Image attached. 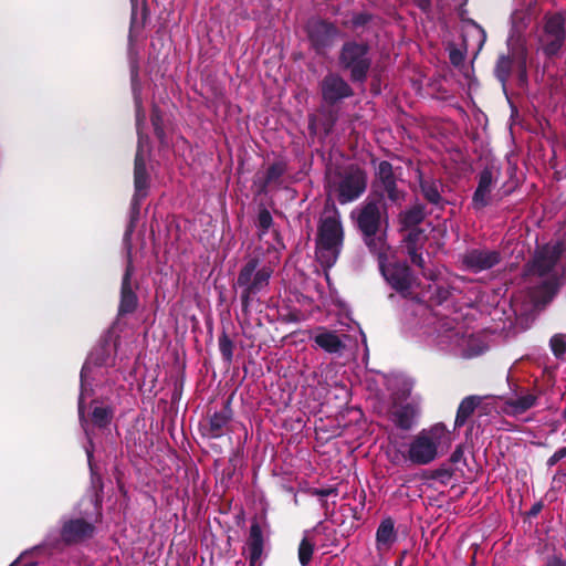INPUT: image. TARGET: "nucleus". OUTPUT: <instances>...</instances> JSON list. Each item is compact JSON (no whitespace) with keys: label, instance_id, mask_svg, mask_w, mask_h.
<instances>
[{"label":"nucleus","instance_id":"obj_1","mask_svg":"<svg viewBox=\"0 0 566 566\" xmlns=\"http://www.w3.org/2000/svg\"><path fill=\"white\" fill-rule=\"evenodd\" d=\"M450 444V431L443 423L438 422L428 429H422L411 439L406 455L396 452L390 457V461L398 464L406 459L416 465H427L433 462L441 451L449 449Z\"/></svg>","mask_w":566,"mask_h":566},{"label":"nucleus","instance_id":"obj_2","mask_svg":"<svg viewBox=\"0 0 566 566\" xmlns=\"http://www.w3.org/2000/svg\"><path fill=\"white\" fill-rule=\"evenodd\" d=\"M344 227L342 216L335 203L327 202L321 213L317 237L316 258L323 266H333L342 251Z\"/></svg>","mask_w":566,"mask_h":566},{"label":"nucleus","instance_id":"obj_3","mask_svg":"<svg viewBox=\"0 0 566 566\" xmlns=\"http://www.w3.org/2000/svg\"><path fill=\"white\" fill-rule=\"evenodd\" d=\"M136 105V126L138 133V147L135 156V168H134V185L135 195L133 198V205L138 206L139 201L147 196L148 189V175L146 171V156L148 154V137L142 134V125L145 122V112L142 106L140 97L135 94Z\"/></svg>","mask_w":566,"mask_h":566},{"label":"nucleus","instance_id":"obj_4","mask_svg":"<svg viewBox=\"0 0 566 566\" xmlns=\"http://www.w3.org/2000/svg\"><path fill=\"white\" fill-rule=\"evenodd\" d=\"M272 273L273 269L270 266L259 268L256 258H252L242 266L237 279V286L241 289V302L244 307L250 305L252 296L268 287Z\"/></svg>","mask_w":566,"mask_h":566},{"label":"nucleus","instance_id":"obj_5","mask_svg":"<svg viewBox=\"0 0 566 566\" xmlns=\"http://www.w3.org/2000/svg\"><path fill=\"white\" fill-rule=\"evenodd\" d=\"M537 38L546 56L558 55L566 41L565 17L562 13L546 14Z\"/></svg>","mask_w":566,"mask_h":566},{"label":"nucleus","instance_id":"obj_6","mask_svg":"<svg viewBox=\"0 0 566 566\" xmlns=\"http://www.w3.org/2000/svg\"><path fill=\"white\" fill-rule=\"evenodd\" d=\"M367 174L357 166H350L332 184L340 205L353 202L361 197L367 188Z\"/></svg>","mask_w":566,"mask_h":566},{"label":"nucleus","instance_id":"obj_7","mask_svg":"<svg viewBox=\"0 0 566 566\" xmlns=\"http://www.w3.org/2000/svg\"><path fill=\"white\" fill-rule=\"evenodd\" d=\"M339 63L344 69L349 70L354 82L365 81L370 67L368 46L356 42L345 43L340 51Z\"/></svg>","mask_w":566,"mask_h":566},{"label":"nucleus","instance_id":"obj_8","mask_svg":"<svg viewBox=\"0 0 566 566\" xmlns=\"http://www.w3.org/2000/svg\"><path fill=\"white\" fill-rule=\"evenodd\" d=\"M434 342L441 350L464 356L469 338L460 329L455 328L451 321L444 319L439 323Z\"/></svg>","mask_w":566,"mask_h":566},{"label":"nucleus","instance_id":"obj_9","mask_svg":"<svg viewBox=\"0 0 566 566\" xmlns=\"http://www.w3.org/2000/svg\"><path fill=\"white\" fill-rule=\"evenodd\" d=\"M373 187L380 196L386 193L392 203L401 205L405 199V192L397 188L394 169L391 164L388 161L379 163Z\"/></svg>","mask_w":566,"mask_h":566},{"label":"nucleus","instance_id":"obj_10","mask_svg":"<svg viewBox=\"0 0 566 566\" xmlns=\"http://www.w3.org/2000/svg\"><path fill=\"white\" fill-rule=\"evenodd\" d=\"M268 537V525L262 526L258 521H253L245 542V553L250 566L263 563L266 555Z\"/></svg>","mask_w":566,"mask_h":566},{"label":"nucleus","instance_id":"obj_11","mask_svg":"<svg viewBox=\"0 0 566 566\" xmlns=\"http://www.w3.org/2000/svg\"><path fill=\"white\" fill-rule=\"evenodd\" d=\"M379 269L390 286L399 293L408 292L415 283V276L405 263L394 262L386 264V261H381Z\"/></svg>","mask_w":566,"mask_h":566},{"label":"nucleus","instance_id":"obj_12","mask_svg":"<svg viewBox=\"0 0 566 566\" xmlns=\"http://www.w3.org/2000/svg\"><path fill=\"white\" fill-rule=\"evenodd\" d=\"M361 233L375 234L381 229V212L376 200L367 199L357 210L352 212Z\"/></svg>","mask_w":566,"mask_h":566},{"label":"nucleus","instance_id":"obj_13","mask_svg":"<svg viewBox=\"0 0 566 566\" xmlns=\"http://www.w3.org/2000/svg\"><path fill=\"white\" fill-rule=\"evenodd\" d=\"M564 244L559 241L548 243L537 251L531 271L539 276L547 275L560 259Z\"/></svg>","mask_w":566,"mask_h":566},{"label":"nucleus","instance_id":"obj_14","mask_svg":"<svg viewBox=\"0 0 566 566\" xmlns=\"http://www.w3.org/2000/svg\"><path fill=\"white\" fill-rule=\"evenodd\" d=\"M95 526L83 518L65 521L61 528V538L65 544H78L93 537Z\"/></svg>","mask_w":566,"mask_h":566},{"label":"nucleus","instance_id":"obj_15","mask_svg":"<svg viewBox=\"0 0 566 566\" xmlns=\"http://www.w3.org/2000/svg\"><path fill=\"white\" fill-rule=\"evenodd\" d=\"M497 177L499 171L493 167H486L479 174L478 187L472 198L474 209L480 210L491 202V192Z\"/></svg>","mask_w":566,"mask_h":566},{"label":"nucleus","instance_id":"obj_16","mask_svg":"<svg viewBox=\"0 0 566 566\" xmlns=\"http://www.w3.org/2000/svg\"><path fill=\"white\" fill-rule=\"evenodd\" d=\"M500 260L499 252L488 249H472L462 256L463 264L475 273L493 268Z\"/></svg>","mask_w":566,"mask_h":566},{"label":"nucleus","instance_id":"obj_17","mask_svg":"<svg viewBox=\"0 0 566 566\" xmlns=\"http://www.w3.org/2000/svg\"><path fill=\"white\" fill-rule=\"evenodd\" d=\"M324 101L334 104L353 94L347 82L337 74L331 73L326 75L321 84Z\"/></svg>","mask_w":566,"mask_h":566},{"label":"nucleus","instance_id":"obj_18","mask_svg":"<svg viewBox=\"0 0 566 566\" xmlns=\"http://www.w3.org/2000/svg\"><path fill=\"white\" fill-rule=\"evenodd\" d=\"M308 36L313 45L317 49H325L332 44L337 36L338 31L333 23L323 20H313L307 25Z\"/></svg>","mask_w":566,"mask_h":566},{"label":"nucleus","instance_id":"obj_19","mask_svg":"<svg viewBox=\"0 0 566 566\" xmlns=\"http://www.w3.org/2000/svg\"><path fill=\"white\" fill-rule=\"evenodd\" d=\"M398 541V531L391 517L380 521L376 530L375 547L380 556L388 554Z\"/></svg>","mask_w":566,"mask_h":566},{"label":"nucleus","instance_id":"obj_20","mask_svg":"<svg viewBox=\"0 0 566 566\" xmlns=\"http://www.w3.org/2000/svg\"><path fill=\"white\" fill-rule=\"evenodd\" d=\"M538 400V396L530 391H521L515 397L507 398L502 407L505 415L517 417L531 408H533Z\"/></svg>","mask_w":566,"mask_h":566},{"label":"nucleus","instance_id":"obj_21","mask_svg":"<svg viewBox=\"0 0 566 566\" xmlns=\"http://www.w3.org/2000/svg\"><path fill=\"white\" fill-rule=\"evenodd\" d=\"M231 419L232 411L228 406L220 411L213 412L203 426V434L210 439L222 437Z\"/></svg>","mask_w":566,"mask_h":566},{"label":"nucleus","instance_id":"obj_22","mask_svg":"<svg viewBox=\"0 0 566 566\" xmlns=\"http://www.w3.org/2000/svg\"><path fill=\"white\" fill-rule=\"evenodd\" d=\"M403 248L406 253L409 255L412 264L417 265L420 269L424 268V260L421 253L424 243L423 232L419 229H412L405 237Z\"/></svg>","mask_w":566,"mask_h":566},{"label":"nucleus","instance_id":"obj_23","mask_svg":"<svg viewBox=\"0 0 566 566\" xmlns=\"http://www.w3.org/2000/svg\"><path fill=\"white\" fill-rule=\"evenodd\" d=\"M418 410L410 403L397 405L390 411L391 421L402 430H409L413 427Z\"/></svg>","mask_w":566,"mask_h":566},{"label":"nucleus","instance_id":"obj_24","mask_svg":"<svg viewBox=\"0 0 566 566\" xmlns=\"http://www.w3.org/2000/svg\"><path fill=\"white\" fill-rule=\"evenodd\" d=\"M132 276V268L127 266L126 272L122 282V291H120V303H119V313L128 314L132 313L137 305V296L132 290L130 284Z\"/></svg>","mask_w":566,"mask_h":566},{"label":"nucleus","instance_id":"obj_25","mask_svg":"<svg viewBox=\"0 0 566 566\" xmlns=\"http://www.w3.org/2000/svg\"><path fill=\"white\" fill-rule=\"evenodd\" d=\"M365 244L368 247L369 251L377 255L378 263L380 264L381 261H387L388 259V251L389 245L386 240V232L379 230V232H376L375 234H367L361 233Z\"/></svg>","mask_w":566,"mask_h":566},{"label":"nucleus","instance_id":"obj_26","mask_svg":"<svg viewBox=\"0 0 566 566\" xmlns=\"http://www.w3.org/2000/svg\"><path fill=\"white\" fill-rule=\"evenodd\" d=\"M486 40L485 31L474 21H469L463 31V45L465 50L475 49L479 52Z\"/></svg>","mask_w":566,"mask_h":566},{"label":"nucleus","instance_id":"obj_27","mask_svg":"<svg viewBox=\"0 0 566 566\" xmlns=\"http://www.w3.org/2000/svg\"><path fill=\"white\" fill-rule=\"evenodd\" d=\"M314 342L318 347L329 354L340 353L345 347V344L339 338V336L336 333L329 331H322L321 333L316 334Z\"/></svg>","mask_w":566,"mask_h":566},{"label":"nucleus","instance_id":"obj_28","mask_svg":"<svg viewBox=\"0 0 566 566\" xmlns=\"http://www.w3.org/2000/svg\"><path fill=\"white\" fill-rule=\"evenodd\" d=\"M482 402L480 396H468L460 402L454 420V427L460 428L465 424L468 419L473 415L476 407Z\"/></svg>","mask_w":566,"mask_h":566},{"label":"nucleus","instance_id":"obj_29","mask_svg":"<svg viewBox=\"0 0 566 566\" xmlns=\"http://www.w3.org/2000/svg\"><path fill=\"white\" fill-rule=\"evenodd\" d=\"M93 358H94V354H92L90 356V358L83 365L82 370H81V394H80V399H78V415H80L81 419H83V417H84V406H83L84 397L91 390L88 388V386H90L88 378H90V375L92 371Z\"/></svg>","mask_w":566,"mask_h":566},{"label":"nucleus","instance_id":"obj_30","mask_svg":"<svg viewBox=\"0 0 566 566\" xmlns=\"http://www.w3.org/2000/svg\"><path fill=\"white\" fill-rule=\"evenodd\" d=\"M513 66V60L509 55H501L495 65V76L505 87Z\"/></svg>","mask_w":566,"mask_h":566},{"label":"nucleus","instance_id":"obj_31","mask_svg":"<svg viewBox=\"0 0 566 566\" xmlns=\"http://www.w3.org/2000/svg\"><path fill=\"white\" fill-rule=\"evenodd\" d=\"M285 171L286 166L283 161L273 163L266 170L262 188L265 189L272 184H277Z\"/></svg>","mask_w":566,"mask_h":566},{"label":"nucleus","instance_id":"obj_32","mask_svg":"<svg viewBox=\"0 0 566 566\" xmlns=\"http://www.w3.org/2000/svg\"><path fill=\"white\" fill-rule=\"evenodd\" d=\"M421 191L424 198L434 205H438L441 200V196L439 192V186L434 181L421 180L420 181Z\"/></svg>","mask_w":566,"mask_h":566},{"label":"nucleus","instance_id":"obj_33","mask_svg":"<svg viewBox=\"0 0 566 566\" xmlns=\"http://www.w3.org/2000/svg\"><path fill=\"white\" fill-rule=\"evenodd\" d=\"M551 349L557 359H566V335L556 334L549 340Z\"/></svg>","mask_w":566,"mask_h":566},{"label":"nucleus","instance_id":"obj_34","mask_svg":"<svg viewBox=\"0 0 566 566\" xmlns=\"http://www.w3.org/2000/svg\"><path fill=\"white\" fill-rule=\"evenodd\" d=\"M112 417L113 411L108 407H95L92 412L93 422L101 428L106 427L111 422Z\"/></svg>","mask_w":566,"mask_h":566},{"label":"nucleus","instance_id":"obj_35","mask_svg":"<svg viewBox=\"0 0 566 566\" xmlns=\"http://www.w3.org/2000/svg\"><path fill=\"white\" fill-rule=\"evenodd\" d=\"M219 350L227 363H231L233 358V342L227 334L219 337Z\"/></svg>","mask_w":566,"mask_h":566},{"label":"nucleus","instance_id":"obj_36","mask_svg":"<svg viewBox=\"0 0 566 566\" xmlns=\"http://www.w3.org/2000/svg\"><path fill=\"white\" fill-rule=\"evenodd\" d=\"M314 552V545L306 537L303 538L298 546V560L305 566L310 563Z\"/></svg>","mask_w":566,"mask_h":566},{"label":"nucleus","instance_id":"obj_37","mask_svg":"<svg viewBox=\"0 0 566 566\" xmlns=\"http://www.w3.org/2000/svg\"><path fill=\"white\" fill-rule=\"evenodd\" d=\"M272 223H273V219H272V216L269 212V210L261 209L258 214V221H256L258 228L261 231L260 237L271 228Z\"/></svg>","mask_w":566,"mask_h":566},{"label":"nucleus","instance_id":"obj_38","mask_svg":"<svg viewBox=\"0 0 566 566\" xmlns=\"http://www.w3.org/2000/svg\"><path fill=\"white\" fill-rule=\"evenodd\" d=\"M423 212L420 208L411 209L403 214L406 224H418L423 220Z\"/></svg>","mask_w":566,"mask_h":566},{"label":"nucleus","instance_id":"obj_39","mask_svg":"<svg viewBox=\"0 0 566 566\" xmlns=\"http://www.w3.org/2000/svg\"><path fill=\"white\" fill-rule=\"evenodd\" d=\"M161 115L159 114V111L157 107H154L153 108V114H151V124L154 126V130H155V134L161 138L164 136V129H163V126H161Z\"/></svg>","mask_w":566,"mask_h":566},{"label":"nucleus","instance_id":"obj_40","mask_svg":"<svg viewBox=\"0 0 566 566\" xmlns=\"http://www.w3.org/2000/svg\"><path fill=\"white\" fill-rule=\"evenodd\" d=\"M564 458H566V447L559 448L552 457L548 458L546 464L548 468H552Z\"/></svg>","mask_w":566,"mask_h":566},{"label":"nucleus","instance_id":"obj_41","mask_svg":"<svg viewBox=\"0 0 566 566\" xmlns=\"http://www.w3.org/2000/svg\"><path fill=\"white\" fill-rule=\"evenodd\" d=\"M450 61L453 65L459 66L463 63L465 55L459 49H452L449 54Z\"/></svg>","mask_w":566,"mask_h":566},{"label":"nucleus","instance_id":"obj_42","mask_svg":"<svg viewBox=\"0 0 566 566\" xmlns=\"http://www.w3.org/2000/svg\"><path fill=\"white\" fill-rule=\"evenodd\" d=\"M413 2L424 12L429 11L431 8V0H413Z\"/></svg>","mask_w":566,"mask_h":566},{"label":"nucleus","instance_id":"obj_43","mask_svg":"<svg viewBox=\"0 0 566 566\" xmlns=\"http://www.w3.org/2000/svg\"><path fill=\"white\" fill-rule=\"evenodd\" d=\"M315 494L318 496H322V497H326V496H329L331 494H336V490L335 489H321V490H316Z\"/></svg>","mask_w":566,"mask_h":566},{"label":"nucleus","instance_id":"obj_44","mask_svg":"<svg viewBox=\"0 0 566 566\" xmlns=\"http://www.w3.org/2000/svg\"><path fill=\"white\" fill-rule=\"evenodd\" d=\"M521 71H520V80L521 82H526V78H527V74H526V65H525V60L523 59V61L521 62Z\"/></svg>","mask_w":566,"mask_h":566},{"label":"nucleus","instance_id":"obj_45","mask_svg":"<svg viewBox=\"0 0 566 566\" xmlns=\"http://www.w3.org/2000/svg\"><path fill=\"white\" fill-rule=\"evenodd\" d=\"M30 555V552L22 553L18 558H15L9 566H19L22 560Z\"/></svg>","mask_w":566,"mask_h":566},{"label":"nucleus","instance_id":"obj_46","mask_svg":"<svg viewBox=\"0 0 566 566\" xmlns=\"http://www.w3.org/2000/svg\"><path fill=\"white\" fill-rule=\"evenodd\" d=\"M462 457V451L461 449H457L452 455H451V461L452 462H458L460 460V458Z\"/></svg>","mask_w":566,"mask_h":566},{"label":"nucleus","instance_id":"obj_47","mask_svg":"<svg viewBox=\"0 0 566 566\" xmlns=\"http://www.w3.org/2000/svg\"><path fill=\"white\" fill-rule=\"evenodd\" d=\"M132 233H133V224H130V226L127 228V230H126V232H125V234H124V241H125V242H128V241L130 240V235H132Z\"/></svg>","mask_w":566,"mask_h":566},{"label":"nucleus","instance_id":"obj_48","mask_svg":"<svg viewBox=\"0 0 566 566\" xmlns=\"http://www.w3.org/2000/svg\"><path fill=\"white\" fill-rule=\"evenodd\" d=\"M566 478V473L565 472H562V471H558L555 475H554V481H562Z\"/></svg>","mask_w":566,"mask_h":566},{"label":"nucleus","instance_id":"obj_49","mask_svg":"<svg viewBox=\"0 0 566 566\" xmlns=\"http://www.w3.org/2000/svg\"><path fill=\"white\" fill-rule=\"evenodd\" d=\"M130 2H132V9H133V12H132V23H134L137 0H130Z\"/></svg>","mask_w":566,"mask_h":566},{"label":"nucleus","instance_id":"obj_50","mask_svg":"<svg viewBox=\"0 0 566 566\" xmlns=\"http://www.w3.org/2000/svg\"><path fill=\"white\" fill-rule=\"evenodd\" d=\"M45 546H48V543H44V546H38V547H34L33 549L29 551L30 554H33L35 552H42L45 549Z\"/></svg>","mask_w":566,"mask_h":566},{"label":"nucleus","instance_id":"obj_51","mask_svg":"<svg viewBox=\"0 0 566 566\" xmlns=\"http://www.w3.org/2000/svg\"><path fill=\"white\" fill-rule=\"evenodd\" d=\"M39 564H40L39 560H31V562L24 563L22 566H38Z\"/></svg>","mask_w":566,"mask_h":566},{"label":"nucleus","instance_id":"obj_52","mask_svg":"<svg viewBox=\"0 0 566 566\" xmlns=\"http://www.w3.org/2000/svg\"><path fill=\"white\" fill-rule=\"evenodd\" d=\"M86 453H87L88 462L91 463V459H92V457H93V453H92V451H91V450H88V449L86 450Z\"/></svg>","mask_w":566,"mask_h":566},{"label":"nucleus","instance_id":"obj_53","mask_svg":"<svg viewBox=\"0 0 566 566\" xmlns=\"http://www.w3.org/2000/svg\"><path fill=\"white\" fill-rule=\"evenodd\" d=\"M102 363H103V359H96V361H94V366L102 365Z\"/></svg>","mask_w":566,"mask_h":566},{"label":"nucleus","instance_id":"obj_54","mask_svg":"<svg viewBox=\"0 0 566 566\" xmlns=\"http://www.w3.org/2000/svg\"><path fill=\"white\" fill-rule=\"evenodd\" d=\"M546 289H548L549 291L553 289V284L552 283H548L545 285Z\"/></svg>","mask_w":566,"mask_h":566},{"label":"nucleus","instance_id":"obj_55","mask_svg":"<svg viewBox=\"0 0 566 566\" xmlns=\"http://www.w3.org/2000/svg\"><path fill=\"white\" fill-rule=\"evenodd\" d=\"M354 22H355L356 24H359V23H361L363 21H361V20H359V19H357V20H355Z\"/></svg>","mask_w":566,"mask_h":566},{"label":"nucleus","instance_id":"obj_56","mask_svg":"<svg viewBox=\"0 0 566 566\" xmlns=\"http://www.w3.org/2000/svg\"><path fill=\"white\" fill-rule=\"evenodd\" d=\"M563 418H564V419H565V421H566V408H565V410H564V412H563Z\"/></svg>","mask_w":566,"mask_h":566},{"label":"nucleus","instance_id":"obj_57","mask_svg":"<svg viewBox=\"0 0 566 566\" xmlns=\"http://www.w3.org/2000/svg\"><path fill=\"white\" fill-rule=\"evenodd\" d=\"M468 0H458L459 3H465Z\"/></svg>","mask_w":566,"mask_h":566}]
</instances>
